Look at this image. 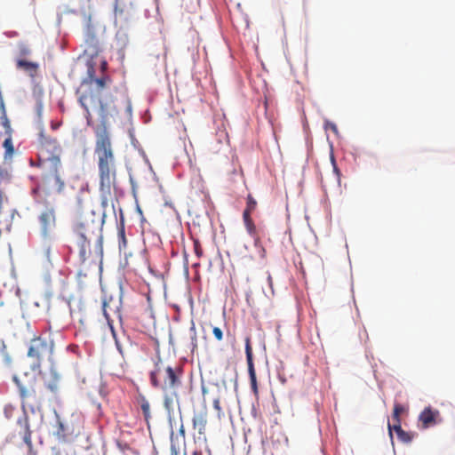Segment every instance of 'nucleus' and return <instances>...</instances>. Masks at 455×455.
<instances>
[{"mask_svg":"<svg viewBox=\"0 0 455 455\" xmlns=\"http://www.w3.org/2000/svg\"><path fill=\"white\" fill-rule=\"evenodd\" d=\"M80 104L85 111L87 125L93 127L95 134L94 154L97 157L100 191L103 196L110 195L111 188L116 183L117 165L108 123L116 111L115 108L102 104L92 91L81 96Z\"/></svg>","mask_w":455,"mask_h":455,"instance_id":"f257e3e1","label":"nucleus"},{"mask_svg":"<svg viewBox=\"0 0 455 455\" xmlns=\"http://www.w3.org/2000/svg\"><path fill=\"white\" fill-rule=\"evenodd\" d=\"M180 375V368L173 369L161 358L155 363L154 370L149 374L152 387L163 392L164 406L169 413L173 411L174 400H178L176 389L181 385Z\"/></svg>","mask_w":455,"mask_h":455,"instance_id":"f03ea898","label":"nucleus"},{"mask_svg":"<svg viewBox=\"0 0 455 455\" xmlns=\"http://www.w3.org/2000/svg\"><path fill=\"white\" fill-rule=\"evenodd\" d=\"M39 146L40 162L42 164L49 165L50 172L53 173L56 181L59 183V191H61L64 187V182L59 175L61 167V145L56 138L48 136L44 132H41L39 134Z\"/></svg>","mask_w":455,"mask_h":455,"instance_id":"7ed1b4c3","label":"nucleus"},{"mask_svg":"<svg viewBox=\"0 0 455 455\" xmlns=\"http://www.w3.org/2000/svg\"><path fill=\"white\" fill-rule=\"evenodd\" d=\"M53 352V342L42 337L31 339L28 350V356L32 360L31 369L33 371H40L42 362L44 357Z\"/></svg>","mask_w":455,"mask_h":455,"instance_id":"20e7f679","label":"nucleus"},{"mask_svg":"<svg viewBox=\"0 0 455 455\" xmlns=\"http://www.w3.org/2000/svg\"><path fill=\"white\" fill-rule=\"evenodd\" d=\"M13 382L19 388L20 396L23 403L28 405L32 411L39 410L44 401V395L33 381H23L17 376H13Z\"/></svg>","mask_w":455,"mask_h":455,"instance_id":"39448f33","label":"nucleus"},{"mask_svg":"<svg viewBox=\"0 0 455 455\" xmlns=\"http://www.w3.org/2000/svg\"><path fill=\"white\" fill-rule=\"evenodd\" d=\"M76 244L78 250V257L81 264H84L91 256V244L87 237L84 224L79 223L76 226Z\"/></svg>","mask_w":455,"mask_h":455,"instance_id":"423d86ee","label":"nucleus"},{"mask_svg":"<svg viewBox=\"0 0 455 455\" xmlns=\"http://www.w3.org/2000/svg\"><path fill=\"white\" fill-rule=\"evenodd\" d=\"M89 77H90V80H91V84L94 83L96 84V89H93L92 86H90L87 90H85L84 92H83L81 93L80 96H82L83 94L88 92H91L92 91L95 94L98 95L99 97V100L102 103V104H108L110 108H115L116 111H117L116 106H114L113 104H111L110 102H103L101 100H100V93L99 91L102 90L103 88L106 87V85L111 81L109 76H103L100 78H95L93 76V68H90L89 69ZM81 97H79L80 99ZM117 112H116L113 116L115 115H116Z\"/></svg>","mask_w":455,"mask_h":455,"instance_id":"0eeeda50","label":"nucleus"},{"mask_svg":"<svg viewBox=\"0 0 455 455\" xmlns=\"http://www.w3.org/2000/svg\"><path fill=\"white\" fill-rule=\"evenodd\" d=\"M243 220L248 234L254 239V246L259 250V257L261 259H265L266 250L261 244L260 238L258 235L256 226L251 215H247V213H243Z\"/></svg>","mask_w":455,"mask_h":455,"instance_id":"6e6552de","label":"nucleus"},{"mask_svg":"<svg viewBox=\"0 0 455 455\" xmlns=\"http://www.w3.org/2000/svg\"><path fill=\"white\" fill-rule=\"evenodd\" d=\"M244 341H245V355H246L248 373H249V377H250L251 387L253 393L255 395H257L258 394V385H257L256 371H255L253 358H252V347L251 345V337L247 336L245 338Z\"/></svg>","mask_w":455,"mask_h":455,"instance_id":"1a4fd4ad","label":"nucleus"},{"mask_svg":"<svg viewBox=\"0 0 455 455\" xmlns=\"http://www.w3.org/2000/svg\"><path fill=\"white\" fill-rule=\"evenodd\" d=\"M18 424L23 430V441L28 446V455H37V452L33 448L32 443V431L30 430L28 418L26 414L18 419Z\"/></svg>","mask_w":455,"mask_h":455,"instance_id":"9d476101","label":"nucleus"},{"mask_svg":"<svg viewBox=\"0 0 455 455\" xmlns=\"http://www.w3.org/2000/svg\"><path fill=\"white\" fill-rule=\"evenodd\" d=\"M39 222L44 235L50 232L56 223L55 212L53 208H48L39 216Z\"/></svg>","mask_w":455,"mask_h":455,"instance_id":"9b49d317","label":"nucleus"},{"mask_svg":"<svg viewBox=\"0 0 455 455\" xmlns=\"http://www.w3.org/2000/svg\"><path fill=\"white\" fill-rule=\"evenodd\" d=\"M440 413L437 410L431 407H426L419 416V420L422 423L424 428H427L437 423V418Z\"/></svg>","mask_w":455,"mask_h":455,"instance_id":"f8f14e48","label":"nucleus"},{"mask_svg":"<svg viewBox=\"0 0 455 455\" xmlns=\"http://www.w3.org/2000/svg\"><path fill=\"white\" fill-rule=\"evenodd\" d=\"M207 410L204 409L194 414L192 419L193 427L199 435H204L207 425Z\"/></svg>","mask_w":455,"mask_h":455,"instance_id":"ddd939ff","label":"nucleus"},{"mask_svg":"<svg viewBox=\"0 0 455 455\" xmlns=\"http://www.w3.org/2000/svg\"><path fill=\"white\" fill-rule=\"evenodd\" d=\"M16 66L17 68L26 71L31 77H35L36 76L39 68L37 63L28 61L21 58L16 60Z\"/></svg>","mask_w":455,"mask_h":455,"instance_id":"4468645a","label":"nucleus"},{"mask_svg":"<svg viewBox=\"0 0 455 455\" xmlns=\"http://www.w3.org/2000/svg\"><path fill=\"white\" fill-rule=\"evenodd\" d=\"M387 427H388L389 435L391 437H392V431L394 430L396 433L398 439L400 441H402L403 443H410L412 440V435L410 433L405 432L402 428L401 423L391 425L388 422Z\"/></svg>","mask_w":455,"mask_h":455,"instance_id":"2eb2a0df","label":"nucleus"},{"mask_svg":"<svg viewBox=\"0 0 455 455\" xmlns=\"http://www.w3.org/2000/svg\"><path fill=\"white\" fill-rule=\"evenodd\" d=\"M3 148H4V160L12 161L15 153L12 136L5 137L3 142Z\"/></svg>","mask_w":455,"mask_h":455,"instance_id":"dca6fc26","label":"nucleus"},{"mask_svg":"<svg viewBox=\"0 0 455 455\" xmlns=\"http://www.w3.org/2000/svg\"><path fill=\"white\" fill-rule=\"evenodd\" d=\"M12 179L11 171L8 168L0 166V188L11 183Z\"/></svg>","mask_w":455,"mask_h":455,"instance_id":"f3484780","label":"nucleus"},{"mask_svg":"<svg viewBox=\"0 0 455 455\" xmlns=\"http://www.w3.org/2000/svg\"><path fill=\"white\" fill-rule=\"evenodd\" d=\"M57 422H56V429L54 435L60 439H65L67 436V429L64 426L63 422L60 420L59 415H56Z\"/></svg>","mask_w":455,"mask_h":455,"instance_id":"a211bd4d","label":"nucleus"},{"mask_svg":"<svg viewBox=\"0 0 455 455\" xmlns=\"http://www.w3.org/2000/svg\"><path fill=\"white\" fill-rule=\"evenodd\" d=\"M0 123H1V125L4 129V136L5 137L12 136L13 130L11 126V122L8 119L6 114L0 116Z\"/></svg>","mask_w":455,"mask_h":455,"instance_id":"6ab92c4d","label":"nucleus"},{"mask_svg":"<svg viewBox=\"0 0 455 455\" xmlns=\"http://www.w3.org/2000/svg\"><path fill=\"white\" fill-rule=\"evenodd\" d=\"M257 207V201L253 198V196L249 194L246 198V207L243 213H247V215H251V213L255 211Z\"/></svg>","mask_w":455,"mask_h":455,"instance_id":"aec40b11","label":"nucleus"},{"mask_svg":"<svg viewBox=\"0 0 455 455\" xmlns=\"http://www.w3.org/2000/svg\"><path fill=\"white\" fill-rule=\"evenodd\" d=\"M405 411L404 406H403L400 403H395L394 410H393V415L392 419L394 421V424L401 423L400 415Z\"/></svg>","mask_w":455,"mask_h":455,"instance_id":"412c9836","label":"nucleus"},{"mask_svg":"<svg viewBox=\"0 0 455 455\" xmlns=\"http://www.w3.org/2000/svg\"><path fill=\"white\" fill-rule=\"evenodd\" d=\"M140 408L143 413V416L147 422H148L151 415H150V404L149 402L145 398L142 397L140 399Z\"/></svg>","mask_w":455,"mask_h":455,"instance_id":"4be33fe9","label":"nucleus"},{"mask_svg":"<svg viewBox=\"0 0 455 455\" xmlns=\"http://www.w3.org/2000/svg\"><path fill=\"white\" fill-rule=\"evenodd\" d=\"M117 236H118L119 248L120 249L125 248L127 241H126V237H125V230H124V224H121L120 227L118 228Z\"/></svg>","mask_w":455,"mask_h":455,"instance_id":"5701e85b","label":"nucleus"},{"mask_svg":"<svg viewBox=\"0 0 455 455\" xmlns=\"http://www.w3.org/2000/svg\"><path fill=\"white\" fill-rule=\"evenodd\" d=\"M194 252L197 258H201L204 255V251L201 246L200 241L196 238L193 239Z\"/></svg>","mask_w":455,"mask_h":455,"instance_id":"b1692460","label":"nucleus"},{"mask_svg":"<svg viewBox=\"0 0 455 455\" xmlns=\"http://www.w3.org/2000/svg\"><path fill=\"white\" fill-rule=\"evenodd\" d=\"M190 331L192 332V335H191V346H192V352H194V350L196 348H197V337H196V325L194 323H192V325L190 327Z\"/></svg>","mask_w":455,"mask_h":455,"instance_id":"393cba45","label":"nucleus"},{"mask_svg":"<svg viewBox=\"0 0 455 455\" xmlns=\"http://www.w3.org/2000/svg\"><path fill=\"white\" fill-rule=\"evenodd\" d=\"M108 303L107 299H104L102 301V311H103V315H104L105 318L108 321V323L110 324V318H109V315L108 313Z\"/></svg>","mask_w":455,"mask_h":455,"instance_id":"a878e982","label":"nucleus"},{"mask_svg":"<svg viewBox=\"0 0 455 455\" xmlns=\"http://www.w3.org/2000/svg\"><path fill=\"white\" fill-rule=\"evenodd\" d=\"M212 333L218 341H221L223 339V332L220 328L213 327Z\"/></svg>","mask_w":455,"mask_h":455,"instance_id":"bb28decb","label":"nucleus"},{"mask_svg":"<svg viewBox=\"0 0 455 455\" xmlns=\"http://www.w3.org/2000/svg\"><path fill=\"white\" fill-rule=\"evenodd\" d=\"M30 53V49L26 45H21L19 50L20 57H26Z\"/></svg>","mask_w":455,"mask_h":455,"instance_id":"cd10ccee","label":"nucleus"},{"mask_svg":"<svg viewBox=\"0 0 455 455\" xmlns=\"http://www.w3.org/2000/svg\"><path fill=\"white\" fill-rule=\"evenodd\" d=\"M173 435H174L173 431H172V433H171V443H171V449H172V453H174L176 455L177 452H178L179 447H177V445H176V443H175V441L173 439Z\"/></svg>","mask_w":455,"mask_h":455,"instance_id":"c85d7f7f","label":"nucleus"},{"mask_svg":"<svg viewBox=\"0 0 455 455\" xmlns=\"http://www.w3.org/2000/svg\"><path fill=\"white\" fill-rule=\"evenodd\" d=\"M47 388H49L51 391L52 392H55L57 389H58V384L57 382L54 380L52 381V383H49L47 385Z\"/></svg>","mask_w":455,"mask_h":455,"instance_id":"c756f323","label":"nucleus"},{"mask_svg":"<svg viewBox=\"0 0 455 455\" xmlns=\"http://www.w3.org/2000/svg\"><path fill=\"white\" fill-rule=\"evenodd\" d=\"M6 114L4 103L3 98L0 96V116Z\"/></svg>","mask_w":455,"mask_h":455,"instance_id":"7c9ffc66","label":"nucleus"},{"mask_svg":"<svg viewBox=\"0 0 455 455\" xmlns=\"http://www.w3.org/2000/svg\"><path fill=\"white\" fill-rule=\"evenodd\" d=\"M213 407L215 410H217L219 412L221 411V408H220V399H214L213 401Z\"/></svg>","mask_w":455,"mask_h":455,"instance_id":"2f4dec72","label":"nucleus"},{"mask_svg":"<svg viewBox=\"0 0 455 455\" xmlns=\"http://www.w3.org/2000/svg\"><path fill=\"white\" fill-rule=\"evenodd\" d=\"M179 433L180 435H181L183 441L185 440V427H184V425L183 423L181 422L180 426V428H179Z\"/></svg>","mask_w":455,"mask_h":455,"instance_id":"473e14b6","label":"nucleus"},{"mask_svg":"<svg viewBox=\"0 0 455 455\" xmlns=\"http://www.w3.org/2000/svg\"><path fill=\"white\" fill-rule=\"evenodd\" d=\"M326 125L329 126L334 132H338V129H337V126L335 124L328 123Z\"/></svg>","mask_w":455,"mask_h":455,"instance_id":"72a5a7b5","label":"nucleus"},{"mask_svg":"<svg viewBox=\"0 0 455 455\" xmlns=\"http://www.w3.org/2000/svg\"><path fill=\"white\" fill-rule=\"evenodd\" d=\"M332 162H333V169H334V172H336V174H337L338 176H339V169H338V167L336 166L334 160H332Z\"/></svg>","mask_w":455,"mask_h":455,"instance_id":"f704fd0d","label":"nucleus"},{"mask_svg":"<svg viewBox=\"0 0 455 455\" xmlns=\"http://www.w3.org/2000/svg\"><path fill=\"white\" fill-rule=\"evenodd\" d=\"M116 347H117L118 351L123 355L122 347L117 340H116Z\"/></svg>","mask_w":455,"mask_h":455,"instance_id":"c9c22d12","label":"nucleus"},{"mask_svg":"<svg viewBox=\"0 0 455 455\" xmlns=\"http://www.w3.org/2000/svg\"><path fill=\"white\" fill-rule=\"evenodd\" d=\"M101 68H102V70H105L107 68V62L106 61H102Z\"/></svg>","mask_w":455,"mask_h":455,"instance_id":"e433bc0d","label":"nucleus"},{"mask_svg":"<svg viewBox=\"0 0 455 455\" xmlns=\"http://www.w3.org/2000/svg\"><path fill=\"white\" fill-rule=\"evenodd\" d=\"M193 455H202V451H195L193 452Z\"/></svg>","mask_w":455,"mask_h":455,"instance_id":"4c0bfd02","label":"nucleus"},{"mask_svg":"<svg viewBox=\"0 0 455 455\" xmlns=\"http://www.w3.org/2000/svg\"><path fill=\"white\" fill-rule=\"evenodd\" d=\"M39 192V188H36L35 189H33V194H37Z\"/></svg>","mask_w":455,"mask_h":455,"instance_id":"58836bf2","label":"nucleus"},{"mask_svg":"<svg viewBox=\"0 0 455 455\" xmlns=\"http://www.w3.org/2000/svg\"><path fill=\"white\" fill-rule=\"evenodd\" d=\"M58 126H59V124H52V128L53 130L57 129V128H58Z\"/></svg>","mask_w":455,"mask_h":455,"instance_id":"ea45409f","label":"nucleus"},{"mask_svg":"<svg viewBox=\"0 0 455 455\" xmlns=\"http://www.w3.org/2000/svg\"><path fill=\"white\" fill-rule=\"evenodd\" d=\"M109 326H110V328H111V330H112V332H114L113 326H112V324H111V323L109 324ZM113 336H116V333H113Z\"/></svg>","mask_w":455,"mask_h":455,"instance_id":"a19ab883","label":"nucleus"},{"mask_svg":"<svg viewBox=\"0 0 455 455\" xmlns=\"http://www.w3.org/2000/svg\"><path fill=\"white\" fill-rule=\"evenodd\" d=\"M131 104L129 103L128 109L131 110Z\"/></svg>","mask_w":455,"mask_h":455,"instance_id":"79ce46f5","label":"nucleus"}]
</instances>
